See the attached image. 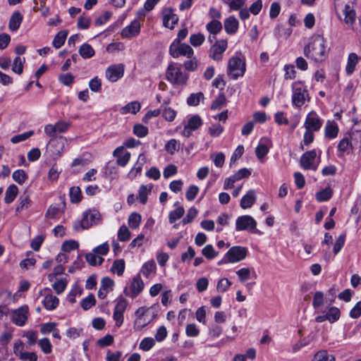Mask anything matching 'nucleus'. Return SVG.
Wrapping results in <instances>:
<instances>
[{"instance_id": "obj_19", "label": "nucleus", "mask_w": 361, "mask_h": 361, "mask_svg": "<svg viewBox=\"0 0 361 361\" xmlns=\"http://www.w3.org/2000/svg\"><path fill=\"white\" fill-rule=\"evenodd\" d=\"M140 31V24L137 20H134L131 23L125 27L121 31L123 38H130L137 36Z\"/></svg>"}, {"instance_id": "obj_16", "label": "nucleus", "mask_w": 361, "mask_h": 361, "mask_svg": "<svg viewBox=\"0 0 361 361\" xmlns=\"http://www.w3.org/2000/svg\"><path fill=\"white\" fill-rule=\"evenodd\" d=\"M113 156L116 158L117 164L122 167L126 166L130 159V153L123 146L116 147L113 152Z\"/></svg>"}, {"instance_id": "obj_62", "label": "nucleus", "mask_w": 361, "mask_h": 361, "mask_svg": "<svg viewBox=\"0 0 361 361\" xmlns=\"http://www.w3.org/2000/svg\"><path fill=\"white\" fill-rule=\"evenodd\" d=\"M224 132V127L219 123L212 124L208 128L209 134L213 137H217L220 136Z\"/></svg>"}, {"instance_id": "obj_22", "label": "nucleus", "mask_w": 361, "mask_h": 361, "mask_svg": "<svg viewBox=\"0 0 361 361\" xmlns=\"http://www.w3.org/2000/svg\"><path fill=\"white\" fill-rule=\"evenodd\" d=\"M256 199L257 197L255 191L254 190H250L241 198L240 205L243 209L250 208L255 202Z\"/></svg>"}, {"instance_id": "obj_2", "label": "nucleus", "mask_w": 361, "mask_h": 361, "mask_svg": "<svg viewBox=\"0 0 361 361\" xmlns=\"http://www.w3.org/2000/svg\"><path fill=\"white\" fill-rule=\"evenodd\" d=\"M338 18L347 25L352 27L355 22V0H334Z\"/></svg>"}, {"instance_id": "obj_28", "label": "nucleus", "mask_w": 361, "mask_h": 361, "mask_svg": "<svg viewBox=\"0 0 361 361\" xmlns=\"http://www.w3.org/2000/svg\"><path fill=\"white\" fill-rule=\"evenodd\" d=\"M156 271V264L155 262L152 259L147 262H145L141 269L140 272L145 276L146 278H151Z\"/></svg>"}, {"instance_id": "obj_10", "label": "nucleus", "mask_w": 361, "mask_h": 361, "mask_svg": "<svg viewBox=\"0 0 361 361\" xmlns=\"http://www.w3.org/2000/svg\"><path fill=\"white\" fill-rule=\"evenodd\" d=\"M323 123V119L317 114V113L314 111H311L306 116L303 127L305 130L317 132L321 129Z\"/></svg>"}, {"instance_id": "obj_23", "label": "nucleus", "mask_w": 361, "mask_h": 361, "mask_svg": "<svg viewBox=\"0 0 361 361\" xmlns=\"http://www.w3.org/2000/svg\"><path fill=\"white\" fill-rule=\"evenodd\" d=\"M23 20V16L19 11H15L11 15L8 27L10 30L14 32L18 30Z\"/></svg>"}, {"instance_id": "obj_35", "label": "nucleus", "mask_w": 361, "mask_h": 361, "mask_svg": "<svg viewBox=\"0 0 361 361\" xmlns=\"http://www.w3.org/2000/svg\"><path fill=\"white\" fill-rule=\"evenodd\" d=\"M350 147L361 150V130H352L350 135Z\"/></svg>"}, {"instance_id": "obj_58", "label": "nucleus", "mask_w": 361, "mask_h": 361, "mask_svg": "<svg viewBox=\"0 0 361 361\" xmlns=\"http://www.w3.org/2000/svg\"><path fill=\"white\" fill-rule=\"evenodd\" d=\"M326 314L328 317V321L330 323L336 322L340 318L341 315L339 309L336 307H330Z\"/></svg>"}, {"instance_id": "obj_44", "label": "nucleus", "mask_w": 361, "mask_h": 361, "mask_svg": "<svg viewBox=\"0 0 361 361\" xmlns=\"http://www.w3.org/2000/svg\"><path fill=\"white\" fill-rule=\"evenodd\" d=\"M141 221V215L137 212H133L129 216L128 223L131 228L136 229L140 226Z\"/></svg>"}, {"instance_id": "obj_1", "label": "nucleus", "mask_w": 361, "mask_h": 361, "mask_svg": "<svg viewBox=\"0 0 361 361\" xmlns=\"http://www.w3.org/2000/svg\"><path fill=\"white\" fill-rule=\"evenodd\" d=\"M303 52L306 57L315 62L323 61L329 52L326 40L319 35L312 36L305 46Z\"/></svg>"}, {"instance_id": "obj_48", "label": "nucleus", "mask_w": 361, "mask_h": 361, "mask_svg": "<svg viewBox=\"0 0 361 361\" xmlns=\"http://www.w3.org/2000/svg\"><path fill=\"white\" fill-rule=\"evenodd\" d=\"M185 210L183 207H178L176 209L171 211L169 214V221L171 224L174 223L180 219L184 214Z\"/></svg>"}, {"instance_id": "obj_33", "label": "nucleus", "mask_w": 361, "mask_h": 361, "mask_svg": "<svg viewBox=\"0 0 361 361\" xmlns=\"http://www.w3.org/2000/svg\"><path fill=\"white\" fill-rule=\"evenodd\" d=\"M32 204L28 195H20L18 199V204L16 208V212L19 213L23 210L27 209Z\"/></svg>"}, {"instance_id": "obj_15", "label": "nucleus", "mask_w": 361, "mask_h": 361, "mask_svg": "<svg viewBox=\"0 0 361 361\" xmlns=\"http://www.w3.org/2000/svg\"><path fill=\"white\" fill-rule=\"evenodd\" d=\"M144 286V282L141 279L140 276H136L132 280L129 292L125 290V293L130 298H135L142 291Z\"/></svg>"}, {"instance_id": "obj_31", "label": "nucleus", "mask_w": 361, "mask_h": 361, "mask_svg": "<svg viewBox=\"0 0 361 361\" xmlns=\"http://www.w3.org/2000/svg\"><path fill=\"white\" fill-rule=\"evenodd\" d=\"M145 156L144 154H140L138 157V160L142 161V163H138V161L135 164V166L131 169L130 172L128 173V177L130 179L135 178L137 174H139L142 169V165L145 162Z\"/></svg>"}, {"instance_id": "obj_11", "label": "nucleus", "mask_w": 361, "mask_h": 361, "mask_svg": "<svg viewBox=\"0 0 361 361\" xmlns=\"http://www.w3.org/2000/svg\"><path fill=\"white\" fill-rule=\"evenodd\" d=\"M29 310L27 305L21 306L16 310H11V321L18 326H23L28 318Z\"/></svg>"}, {"instance_id": "obj_39", "label": "nucleus", "mask_w": 361, "mask_h": 361, "mask_svg": "<svg viewBox=\"0 0 361 361\" xmlns=\"http://www.w3.org/2000/svg\"><path fill=\"white\" fill-rule=\"evenodd\" d=\"M125 270V261L123 259H116L111 267V271L118 276H122Z\"/></svg>"}, {"instance_id": "obj_51", "label": "nucleus", "mask_w": 361, "mask_h": 361, "mask_svg": "<svg viewBox=\"0 0 361 361\" xmlns=\"http://www.w3.org/2000/svg\"><path fill=\"white\" fill-rule=\"evenodd\" d=\"M68 284L66 279H58L54 283L52 284V288L56 291V294H61L66 289Z\"/></svg>"}, {"instance_id": "obj_27", "label": "nucleus", "mask_w": 361, "mask_h": 361, "mask_svg": "<svg viewBox=\"0 0 361 361\" xmlns=\"http://www.w3.org/2000/svg\"><path fill=\"white\" fill-rule=\"evenodd\" d=\"M59 303V298L52 294H47L42 300L44 308L49 311L55 310L58 307Z\"/></svg>"}, {"instance_id": "obj_54", "label": "nucleus", "mask_w": 361, "mask_h": 361, "mask_svg": "<svg viewBox=\"0 0 361 361\" xmlns=\"http://www.w3.org/2000/svg\"><path fill=\"white\" fill-rule=\"evenodd\" d=\"M79 247V243L75 240H69L63 242L61 245V250L63 252H69Z\"/></svg>"}, {"instance_id": "obj_7", "label": "nucleus", "mask_w": 361, "mask_h": 361, "mask_svg": "<svg viewBox=\"0 0 361 361\" xmlns=\"http://www.w3.org/2000/svg\"><path fill=\"white\" fill-rule=\"evenodd\" d=\"M320 159V154L317 158V152L315 149L310 150L304 153L300 160L301 166L305 169H312L316 171L317 169Z\"/></svg>"}, {"instance_id": "obj_57", "label": "nucleus", "mask_w": 361, "mask_h": 361, "mask_svg": "<svg viewBox=\"0 0 361 361\" xmlns=\"http://www.w3.org/2000/svg\"><path fill=\"white\" fill-rule=\"evenodd\" d=\"M33 135H34V131L29 130V131L25 132L22 134H18V135L13 136L11 139V142L13 144L18 143V142L26 140L27 139H28Z\"/></svg>"}, {"instance_id": "obj_24", "label": "nucleus", "mask_w": 361, "mask_h": 361, "mask_svg": "<svg viewBox=\"0 0 361 361\" xmlns=\"http://www.w3.org/2000/svg\"><path fill=\"white\" fill-rule=\"evenodd\" d=\"M141 109V104L138 101H133L128 103L126 105L122 106L119 109V112L124 115L127 114H135L140 111Z\"/></svg>"}, {"instance_id": "obj_34", "label": "nucleus", "mask_w": 361, "mask_h": 361, "mask_svg": "<svg viewBox=\"0 0 361 361\" xmlns=\"http://www.w3.org/2000/svg\"><path fill=\"white\" fill-rule=\"evenodd\" d=\"M68 36L67 30L59 31L54 37L52 44L56 49H59L65 43L66 39Z\"/></svg>"}, {"instance_id": "obj_41", "label": "nucleus", "mask_w": 361, "mask_h": 361, "mask_svg": "<svg viewBox=\"0 0 361 361\" xmlns=\"http://www.w3.org/2000/svg\"><path fill=\"white\" fill-rule=\"evenodd\" d=\"M70 200L73 203H78L82 199L81 190L78 186H73L69 189Z\"/></svg>"}, {"instance_id": "obj_36", "label": "nucleus", "mask_w": 361, "mask_h": 361, "mask_svg": "<svg viewBox=\"0 0 361 361\" xmlns=\"http://www.w3.org/2000/svg\"><path fill=\"white\" fill-rule=\"evenodd\" d=\"M206 29L210 34L216 35L222 30V24L218 20H212L207 24Z\"/></svg>"}, {"instance_id": "obj_50", "label": "nucleus", "mask_w": 361, "mask_h": 361, "mask_svg": "<svg viewBox=\"0 0 361 361\" xmlns=\"http://www.w3.org/2000/svg\"><path fill=\"white\" fill-rule=\"evenodd\" d=\"M117 235L118 240L125 242L130 238L131 233L126 225H122L118 229Z\"/></svg>"}, {"instance_id": "obj_61", "label": "nucleus", "mask_w": 361, "mask_h": 361, "mask_svg": "<svg viewBox=\"0 0 361 361\" xmlns=\"http://www.w3.org/2000/svg\"><path fill=\"white\" fill-rule=\"evenodd\" d=\"M82 293V288L77 285H75L69 292L67 295V300L71 303L75 302V298L78 295H80Z\"/></svg>"}, {"instance_id": "obj_30", "label": "nucleus", "mask_w": 361, "mask_h": 361, "mask_svg": "<svg viewBox=\"0 0 361 361\" xmlns=\"http://www.w3.org/2000/svg\"><path fill=\"white\" fill-rule=\"evenodd\" d=\"M18 193V187L14 185H10L5 192L4 201L7 204H10L16 199L17 195Z\"/></svg>"}, {"instance_id": "obj_56", "label": "nucleus", "mask_w": 361, "mask_h": 361, "mask_svg": "<svg viewBox=\"0 0 361 361\" xmlns=\"http://www.w3.org/2000/svg\"><path fill=\"white\" fill-rule=\"evenodd\" d=\"M315 361H335L334 356L326 350H321L314 355Z\"/></svg>"}, {"instance_id": "obj_42", "label": "nucleus", "mask_w": 361, "mask_h": 361, "mask_svg": "<svg viewBox=\"0 0 361 361\" xmlns=\"http://www.w3.org/2000/svg\"><path fill=\"white\" fill-rule=\"evenodd\" d=\"M202 125V120L199 115H194L191 116L187 123L188 128L190 129V130H195L199 128Z\"/></svg>"}, {"instance_id": "obj_5", "label": "nucleus", "mask_w": 361, "mask_h": 361, "mask_svg": "<svg viewBox=\"0 0 361 361\" xmlns=\"http://www.w3.org/2000/svg\"><path fill=\"white\" fill-rule=\"evenodd\" d=\"M100 213L95 209H89L83 212L81 220H76L73 222V229L76 232L88 229L100 220Z\"/></svg>"}, {"instance_id": "obj_26", "label": "nucleus", "mask_w": 361, "mask_h": 361, "mask_svg": "<svg viewBox=\"0 0 361 361\" xmlns=\"http://www.w3.org/2000/svg\"><path fill=\"white\" fill-rule=\"evenodd\" d=\"M239 23L234 16H230L224 21V29L228 35L235 33L238 29Z\"/></svg>"}, {"instance_id": "obj_13", "label": "nucleus", "mask_w": 361, "mask_h": 361, "mask_svg": "<svg viewBox=\"0 0 361 361\" xmlns=\"http://www.w3.org/2000/svg\"><path fill=\"white\" fill-rule=\"evenodd\" d=\"M226 254L230 263H237L245 259L247 249L243 246H233Z\"/></svg>"}, {"instance_id": "obj_46", "label": "nucleus", "mask_w": 361, "mask_h": 361, "mask_svg": "<svg viewBox=\"0 0 361 361\" xmlns=\"http://www.w3.org/2000/svg\"><path fill=\"white\" fill-rule=\"evenodd\" d=\"M12 178L15 182L19 185H23L27 179V176L24 170L18 169L13 171Z\"/></svg>"}, {"instance_id": "obj_63", "label": "nucleus", "mask_w": 361, "mask_h": 361, "mask_svg": "<svg viewBox=\"0 0 361 361\" xmlns=\"http://www.w3.org/2000/svg\"><path fill=\"white\" fill-rule=\"evenodd\" d=\"M155 344L154 339L151 337H146L140 343V348L144 351L149 350Z\"/></svg>"}, {"instance_id": "obj_12", "label": "nucleus", "mask_w": 361, "mask_h": 361, "mask_svg": "<svg viewBox=\"0 0 361 361\" xmlns=\"http://www.w3.org/2000/svg\"><path fill=\"white\" fill-rule=\"evenodd\" d=\"M228 47V42L226 39L217 40L209 49V56L214 61H221L223 54Z\"/></svg>"}, {"instance_id": "obj_38", "label": "nucleus", "mask_w": 361, "mask_h": 361, "mask_svg": "<svg viewBox=\"0 0 361 361\" xmlns=\"http://www.w3.org/2000/svg\"><path fill=\"white\" fill-rule=\"evenodd\" d=\"M85 259L87 263L91 266L100 265L104 262V258L98 256L94 252L87 253Z\"/></svg>"}, {"instance_id": "obj_64", "label": "nucleus", "mask_w": 361, "mask_h": 361, "mask_svg": "<svg viewBox=\"0 0 361 361\" xmlns=\"http://www.w3.org/2000/svg\"><path fill=\"white\" fill-rule=\"evenodd\" d=\"M148 128L142 124H135L133 127V133L138 137H144L148 134Z\"/></svg>"}, {"instance_id": "obj_40", "label": "nucleus", "mask_w": 361, "mask_h": 361, "mask_svg": "<svg viewBox=\"0 0 361 361\" xmlns=\"http://www.w3.org/2000/svg\"><path fill=\"white\" fill-rule=\"evenodd\" d=\"M63 209L57 206L51 205L46 212V217L49 219H58L63 214Z\"/></svg>"}, {"instance_id": "obj_8", "label": "nucleus", "mask_w": 361, "mask_h": 361, "mask_svg": "<svg viewBox=\"0 0 361 361\" xmlns=\"http://www.w3.org/2000/svg\"><path fill=\"white\" fill-rule=\"evenodd\" d=\"M257 222L250 215L238 216L235 221V230L237 231H249L255 233L261 234V232L256 229Z\"/></svg>"}, {"instance_id": "obj_52", "label": "nucleus", "mask_w": 361, "mask_h": 361, "mask_svg": "<svg viewBox=\"0 0 361 361\" xmlns=\"http://www.w3.org/2000/svg\"><path fill=\"white\" fill-rule=\"evenodd\" d=\"M204 40V35L200 32L191 35L190 37V43L195 47L201 46Z\"/></svg>"}, {"instance_id": "obj_25", "label": "nucleus", "mask_w": 361, "mask_h": 361, "mask_svg": "<svg viewBox=\"0 0 361 361\" xmlns=\"http://www.w3.org/2000/svg\"><path fill=\"white\" fill-rule=\"evenodd\" d=\"M153 188L152 184L141 185L138 190V195L137 198L140 203L145 204L148 200V195L151 192Z\"/></svg>"}, {"instance_id": "obj_9", "label": "nucleus", "mask_w": 361, "mask_h": 361, "mask_svg": "<svg viewBox=\"0 0 361 361\" xmlns=\"http://www.w3.org/2000/svg\"><path fill=\"white\" fill-rule=\"evenodd\" d=\"M169 54L175 59L178 58L180 56L191 58L193 56L194 51L188 44L172 42L169 47Z\"/></svg>"}, {"instance_id": "obj_59", "label": "nucleus", "mask_w": 361, "mask_h": 361, "mask_svg": "<svg viewBox=\"0 0 361 361\" xmlns=\"http://www.w3.org/2000/svg\"><path fill=\"white\" fill-rule=\"evenodd\" d=\"M128 306V301L123 297H119L116 300V305L114 311L123 313Z\"/></svg>"}, {"instance_id": "obj_18", "label": "nucleus", "mask_w": 361, "mask_h": 361, "mask_svg": "<svg viewBox=\"0 0 361 361\" xmlns=\"http://www.w3.org/2000/svg\"><path fill=\"white\" fill-rule=\"evenodd\" d=\"M66 143L67 140L63 136L51 138L49 142V145L53 148V154L58 156H61L64 152Z\"/></svg>"}, {"instance_id": "obj_17", "label": "nucleus", "mask_w": 361, "mask_h": 361, "mask_svg": "<svg viewBox=\"0 0 361 361\" xmlns=\"http://www.w3.org/2000/svg\"><path fill=\"white\" fill-rule=\"evenodd\" d=\"M163 25L164 27L173 29L178 21V16L173 13L171 8H166L162 11Z\"/></svg>"}, {"instance_id": "obj_14", "label": "nucleus", "mask_w": 361, "mask_h": 361, "mask_svg": "<svg viewBox=\"0 0 361 361\" xmlns=\"http://www.w3.org/2000/svg\"><path fill=\"white\" fill-rule=\"evenodd\" d=\"M124 66L122 64H115L109 66L105 72L106 79L111 82H115L123 76Z\"/></svg>"}, {"instance_id": "obj_53", "label": "nucleus", "mask_w": 361, "mask_h": 361, "mask_svg": "<svg viewBox=\"0 0 361 361\" xmlns=\"http://www.w3.org/2000/svg\"><path fill=\"white\" fill-rule=\"evenodd\" d=\"M202 254L208 259H212L218 256L219 252H216L212 245H207L202 250Z\"/></svg>"}, {"instance_id": "obj_47", "label": "nucleus", "mask_w": 361, "mask_h": 361, "mask_svg": "<svg viewBox=\"0 0 361 361\" xmlns=\"http://www.w3.org/2000/svg\"><path fill=\"white\" fill-rule=\"evenodd\" d=\"M25 62V58H20V56H17L14 59L12 66V71L20 75L23 71V64Z\"/></svg>"}, {"instance_id": "obj_55", "label": "nucleus", "mask_w": 361, "mask_h": 361, "mask_svg": "<svg viewBox=\"0 0 361 361\" xmlns=\"http://www.w3.org/2000/svg\"><path fill=\"white\" fill-rule=\"evenodd\" d=\"M38 345H39L42 351L45 354H49L52 351V345L47 338H44L38 341Z\"/></svg>"}, {"instance_id": "obj_4", "label": "nucleus", "mask_w": 361, "mask_h": 361, "mask_svg": "<svg viewBox=\"0 0 361 361\" xmlns=\"http://www.w3.org/2000/svg\"><path fill=\"white\" fill-rule=\"evenodd\" d=\"M166 79L175 85H185L188 80V75L181 70V65L171 63L167 67Z\"/></svg>"}, {"instance_id": "obj_3", "label": "nucleus", "mask_w": 361, "mask_h": 361, "mask_svg": "<svg viewBox=\"0 0 361 361\" xmlns=\"http://www.w3.org/2000/svg\"><path fill=\"white\" fill-rule=\"evenodd\" d=\"M291 90V102L293 106L295 108L300 109L310 100L307 87L304 82L298 80L293 82Z\"/></svg>"}, {"instance_id": "obj_43", "label": "nucleus", "mask_w": 361, "mask_h": 361, "mask_svg": "<svg viewBox=\"0 0 361 361\" xmlns=\"http://www.w3.org/2000/svg\"><path fill=\"white\" fill-rule=\"evenodd\" d=\"M204 94L201 92L197 93H192L187 99V104L189 106H197L200 101L204 99Z\"/></svg>"}, {"instance_id": "obj_49", "label": "nucleus", "mask_w": 361, "mask_h": 361, "mask_svg": "<svg viewBox=\"0 0 361 361\" xmlns=\"http://www.w3.org/2000/svg\"><path fill=\"white\" fill-rule=\"evenodd\" d=\"M96 300L93 294H90L87 297L83 298L80 302V306L84 310H88L95 305Z\"/></svg>"}, {"instance_id": "obj_37", "label": "nucleus", "mask_w": 361, "mask_h": 361, "mask_svg": "<svg viewBox=\"0 0 361 361\" xmlns=\"http://www.w3.org/2000/svg\"><path fill=\"white\" fill-rule=\"evenodd\" d=\"M333 195V190L329 187L318 192L315 195L316 200L319 202L328 201Z\"/></svg>"}, {"instance_id": "obj_20", "label": "nucleus", "mask_w": 361, "mask_h": 361, "mask_svg": "<svg viewBox=\"0 0 361 361\" xmlns=\"http://www.w3.org/2000/svg\"><path fill=\"white\" fill-rule=\"evenodd\" d=\"M339 132L337 123L334 120H328L324 126V137L326 139L332 140L336 138Z\"/></svg>"}, {"instance_id": "obj_45", "label": "nucleus", "mask_w": 361, "mask_h": 361, "mask_svg": "<svg viewBox=\"0 0 361 361\" xmlns=\"http://www.w3.org/2000/svg\"><path fill=\"white\" fill-rule=\"evenodd\" d=\"M226 98L223 93H220L211 104L212 110H219L226 104Z\"/></svg>"}, {"instance_id": "obj_60", "label": "nucleus", "mask_w": 361, "mask_h": 361, "mask_svg": "<svg viewBox=\"0 0 361 361\" xmlns=\"http://www.w3.org/2000/svg\"><path fill=\"white\" fill-rule=\"evenodd\" d=\"M151 320L147 318V316L145 317L135 318L134 321L133 328L136 331H140L144 327H145Z\"/></svg>"}, {"instance_id": "obj_29", "label": "nucleus", "mask_w": 361, "mask_h": 361, "mask_svg": "<svg viewBox=\"0 0 361 361\" xmlns=\"http://www.w3.org/2000/svg\"><path fill=\"white\" fill-rule=\"evenodd\" d=\"M236 274L240 282H244L252 276L257 277V274L252 268H241L236 271Z\"/></svg>"}, {"instance_id": "obj_21", "label": "nucleus", "mask_w": 361, "mask_h": 361, "mask_svg": "<svg viewBox=\"0 0 361 361\" xmlns=\"http://www.w3.org/2000/svg\"><path fill=\"white\" fill-rule=\"evenodd\" d=\"M360 61H361V57L356 53L352 52L348 54L345 66V71L348 75L353 73L355 70V67Z\"/></svg>"}, {"instance_id": "obj_32", "label": "nucleus", "mask_w": 361, "mask_h": 361, "mask_svg": "<svg viewBox=\"0 0 361 361\" xmlns=\"http://www.w3.org/2000/svg\"><path fill=\"white\" fill-rule=\"evenodd\" d=\"M78 53L83 59H90L94 56L95 51L90 44H82L78 49Z\"/></svg>"}, {"instance_id": "obj_6", "label": "nucleus", "mask_w": 361, "mask_h": 361, "mask_svg": "<svg viewBox=\"0 0 361 361\" xmlns=\"http://www.w3.org/2000/svg\"><path fill=\"white\" fill-rule=\"evenodd\" d=\"M245 63L238 56H233L228 60V71L231 78L236 80L242 77L245 73Z\"/></svg>"}]
</instances>
